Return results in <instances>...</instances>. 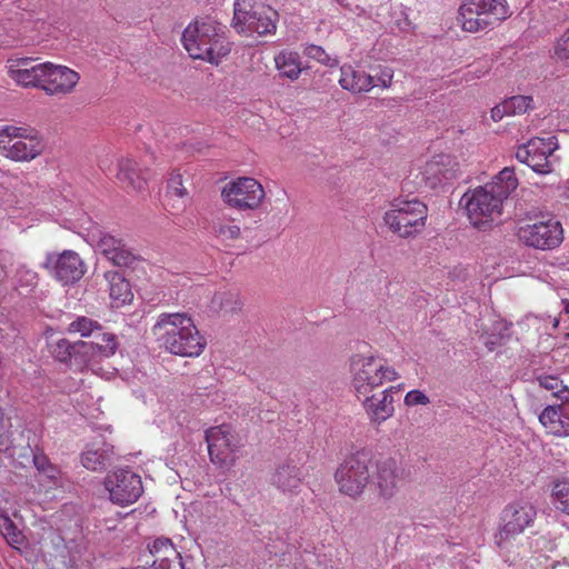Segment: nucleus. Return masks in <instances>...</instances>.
Listing matches in <instances>:
<instances>
[{"label": "nucleus", "mask_w": 569, "mask_h": 569, "mask_svg": "<svg viewBox=\"0 0 569 569\" xmlns=\"http://www.w3.org/2000/svg\"><path fill=\"white\" fill-rule=\"evenodd\" d=\"M517 186L513 169L506 167L490 182L466 192L460 203L465 206L470 222L480 227L501 213L502 202Z\"/></svg>", "instance_id": "1"}, {"label": "nucleus", "mask_w": 569, "mask_h": 569, "mask_svg": "<svg viewBox=\"0 0 569 569\" xmlns=\"http://www.w3.org/2000/svg\"><path fill=\"white\" fill-rule=\"evenodd\" d=\"M152 333L159 347L174 356L196 358L207 346L206 339L187 313H160Z\"/></svg>", "instance_id": "2"}, {"label": "nucleus", "mask_w": 569, "mask_h": 569, "mask_svg": "<svg viewBox=\"0 0 569 569\" xmlns=\"http://www.w3.org/2000/svg\"><path fill=\"white\" fill-rule=\"evenodd\" d=\"M181 40L192 59L212 64H218L231 51L227 27L209 17L189 23Z\"/></svg>", "instance_id": "3"}, {"label": "nucleus", "mask_w": 569, "mask_h": 569, "mask_svg": "<svg viewBox=\"0 0 569 569\" xmlns=\"http://www.w3.org/2000/svg\"><path fill=\"white\" fill-rule=\"evenodd\" d=\"M511 16L507 0H461L457 21L466 32L493 29Z\"/></svg>", "instance_id": "4"}, {"label": "nucleus", "mask_w": 569, "mask_h": 569, "mask_svg": "<svg viewBox=\"0 0 569 569\" xmlns=\"http://www.w3.org/2000/svg\"><path fill=\"white\" fill-rule=\"evenodd\" d=\"M349 372L351 386L358 397L370 395L385 382L396 381L400 376L396 369L375 356L353 355Z\"/></svg>", "instance_id": "5"}, {"label": "nucleus", "mask_w": 569, "mask_h": 569, "mask_svg": "<svg viewBox=\"0 0 569 569\" xmlns=\"http://www.w3.org/2000/svg\"><path fill=\"white\" fill-rule=\"evenodd\" d=\"M372 469L373 459L369 451L353 452L336 470L335 480L339 491L351 498L360 497L370 483Z\"/></svg>", "instance_id": "6"}, {"label": "nucleus", "mask_w": 569, "mask_h": 569, "mask_svg": "<svg viewBox=\"0 0 569 569\" xmlns=\"http://www.w3.org/2000/svg\"><path fill=\"white\" fill-rule=\"evenodd\" d=\"M428 216L427 206L417 198L395 199L385 212L383 221L401 238H409L422 230Z\"/></svg>", "instance_id": "7"}, {"label": "nucleus", "mask_w": 569, "mask_h": 569, "mask_svg": "<svg viewBox=\"0 0 569 569\" xmlns=\"http://www.w3.org/2000/svg\"><path fill=\"white\" fill-rule=\"evenodd\" d=\"M517 236L527 247L550 251L561 246L565 231L559 219L547 214L520 226Z\"/></svg>", "instance_id": "8"}, {"label": "nucleus", "mask_w": 569, "mask_h": 569, "mask_svg": "<svg viewBox=\"0 0 569 569\" xmlns=\"http://www.w3.org/2000/svg\"><path fill=\"white\" fill-rule=\"evenodd\" d=\"M1 153L14 161H30L43 150L39 136L29 129L3 126L0 127Z\"/></svg>", "instance_id": "9"}, {"label": "nucleus", "mask_w": 569, "mask_h": 569, "mask_svg": "<svg viewBox=\"0 0 569 569\" xmlns=\"http://www.w3.org/2000/svg\"><path fill=\"white\" fill-rule=\"evenodd\" d=\"M277 13L263 4L252 6L247 0H236L233 27L239 33L271 34L276 31Z\"/></svg>", "instance_id": "10"}, {"label": "nucleus", "mask_w": 569, "mask_h": 569, "mask_svg": "<svg viewBox=\"0 0 569 569\" xmlns=\"http://www.w3.org/2000/svg\"><path fill=\"white\" fill-rule=\"evenodd\" d=\"M536 517L537 509L527 499H519L508 503L501 512L500 528L496 535L497 543L501 546L506 540L521 535L533 525Z\"/></svg>", "instance_id": "11"}, {"label": "nucleus", "mask_w": 569, "mask_h": 569, "mask_svg": "<svg viewBox=\"0 0 569 569\" xmlns=\"http://www.w3.org/2000/svg\"><path fill=\"white\" fill-rule=\"evenodd\" d=\"M223 201L239 211L258 209L266 192L261 183L250 177H241L229 181L221 191Z\"/></svg>", "instance_id": "12"}, {"label": "nucleus", "mask_w": 569, "mask_h": 569, "mask_svg": "<svg viewBox=\"0 0 569 569\" xmlns=\"http://www.w3.org/2000/svg\"><path fill=\"white\" fill-rule=\"evenodd\" d=\"M208 452L212 463L220 468H230L236 462L239 441L229 425L211 427L206 431Z\"/></svg>", "instance_id": "13"}, {"label": "nucleus", "mask_w": 569, "mask_h": 569, "mask_svg": "<svg viewBox=\"0 0 569 569\" xmlns=\"http://www.w3.org/2000/svg\"><path fill=\"white\" fill-rule=\"evenodd\" d=\"M558 147L556 136H550L548 138L535 137L527 143L518 147L516 158L518 161L530 167L535 172L546 174L552 170L549 157L552 156Z\"/></svg>", "instance_id": "14"}, {"label": "nucleus", "mask_w": 569, "mask_h": 569, "mask_svg": "<svg viewBox=\"0 0 569 569\" xmlns=\"http://www.w3.org/2000/svg\"><path fill=\"white\" fill-rule=\"evenodd\" d=\"M104 487L110 500L120 506L136 502L143 492L141 477L127 469L109 473L104 479Z\"/></svg>", "instance_id": "15"}, {"label": "nucleus", "mask_w": 569, "mask_h": 569, "mask_svg": "<svg viewBox=\"0 0 569 569\" xmlns=\"http://www.w3.org/2000/svg\"><path fill=\"white\" fill-rule=\"evenodd\" d=\"M402 469L392 458L373 461L370 482L380 499L391 500L398 492L402 482Z\"/></svg>", "instance_id": "16"}, {"label": "nucleus", "mask_w": 569, "mask_h": 569, "mask_svg": "<svg viewBox=\"0 0 569 569\" xmlns=\"http://www.w3.org/2000/svg\"><path fill=\"white\" fill-rule=\"evenodd\" d=\"M43 267L63 284L77 282L86 272L83 261L77 252L71 250L60 254H48Z\"/></svg>", "instance_id": "17"}, {"label": "nucleus", "mask_w": 569, "mask_h": 569, "mask_svg": "<svg viewBox=\"0 0 569 569\" xmlns=\"http://www.w3.org/2000/svg\"><path fill=\"white\" fill-rule=\"evenodd\" d=\"M100 341L76 342V361L84 367H93L101 360L112 357L118 348L116 336L101 333Z\"/></svg>", "instance_id": "18"}, {"label": "nucleus", "mask_w": 569, "mask_h": 569, "mask_svg": "<svg viewBox=\"0 0 569 569\" xmlns=\"http://www.w3.org/2000/svg\"><path fill=\"white\" fill-rule=\"evenodd\" d=\"M80 80L77 71L60 64L47 62L43 91L50 96L71 93Z\"/></svg>", "instance_id": "19"}, {"label": "nucleus", "mask_w": 569, "mask_h": 569, "mask_svg": "<svg viewBox=\"0 0 569 569\" xmlns=\"http://www.w3.org/2000/svg\"><path fill=\"white\" fill-rule=\"evenodd\" d=\"M422 174L426 182L436 188L459 177V163L451 156L439 154L426 163Z\"/></svg>", "instance_id": "20"}, {"label": "nucleus", "mask_w": 569, "mask_h": 569, "mask_svg": "<svg viewBox=\"0 0 569 569\" xmlns=\"http://www.w3.org/2000/svg\"><path fill=\"white\" fill-rule=\"evenodd\" d=\"M396 387H389L378 393L363 396L362 407L372 423L380 425L395 413L393 397Z\"/></svg>", "instance_id": "21"}, {"label": "nucleus", "mask_w": 569, "mask_h": 569, "mask_svg": "<svg viewBox=\"0 0 569 569\" xmlns=\"http://www.w3.org/2000/svg\"><path fill=\"white\" fill-rule=\"evenodd\" d=\"M31 58H19L12 60L9 66V76L18 84L23 87H36L43 90L47 62L31 64Z\"/></svg>", "instance_id": "22"}, {"label": "nucleus", "mask_w": 569, "mask_h": 569, "mask_svg": "<svg viewBox=\"0 0 569 569\" xmlns=\"http://www.w3.org/2000/svg\"><path fill=\"white\" fill-rule=\"evenodd\" d=\"M302 479V471L297 465L293 462H281L272 471L270 483L283 495H296Z\"/></svg>", "instance_id": "23"}, {"label": "nucleus", "mask_w": 569, "mask_h": 569, "mask_svg": "<svg viewBox=\"0 0 569 569\" xmlns=\"http://www.w3.org/2000/svg\"><path fill=\"white\" fill-rule=\"evenodd\" d=\"M339 84L351 93H367L376 87L373 76L351 64H343L340 69Z\"/></svg>", "instance_id": "24"}, {"label": "nucleus", "mask_w": 569, "mask_h": 569, "mask_svg": "<svg viewBox=\"0 0 569 569\" xmlns=\"http://www.w3.org/2000/svg\"><path fill=\"white\" fill-rule=\"evenodd\" d=\"M149 552L153 560L150 567H160L171 565V569L178 568V559L181 558L180 552L176 549L169 538H157L148 546Z\"/></svg>", "instance_id": "25"}, {"label": "nucleus", "mask_w": 569, "mask_h": 569, "mask_svg": "<svg viewBox=\"0 0 569 569\" xmlns=\"http://www.w3.org/2000/svg\"><path fill=\"white\" fill-rule=\"evenodd\" d=\"M148 177V172L143 171L136 160L127 158L119 162L118 179L128 188L142 191L147 186Z\"/></svg>", "instance_id": "26"}, {"label": "nucleus", "mask_w": 569, "mask_h": 569, "mask_svg": "<svg viewBox=\"0 0 569 569\" xmlns=\"http://www.w3.org/2000/svg\"><path fill=\"white\" fill-rule=\"evenodd\" d=\"M273 61L280 78L296 81L303 71L300 56L296 51L281 50L274 56Z\"/></svg>", "instance_id": "27"}, {"label": "nucleus", "mask_w": 569, "mask_h": 569, "mask_svg": "<svg viewBox=\"0 0 569 569\" xmlns=\"http://www.w3.org/2000/svg\"><path fill=\"white\" fill-rule=\"evenodd\" d=\"M112 455V447L108 443L92 446L82 452L81 463L88 470L102 471L110 465Z\"/></svg>", "instance_id": "28"}, {"label": "nucleus", "mask_w": 569, "mask_h": 569, "mask_svg": "<svg viewBox=\"0 0 569 569\" xmlns=\"http://www.w3.org/2000/svg\"><path fill=\"white\" fill-rule=\"evenodd\" d=\"M559 415V403L549 405L539 415V421L548 432L558 437H568L569 421L561 422Z\"/></svg>", "instance_id": "29"}, {"label": "nucleus", "mask_w": 569, "mask_h": 569, "mask_svg": "<svg viewBox=\"0 0 569 569\" xmlns=\"http://www.w3.org/2000/svg\"><path fill=\"white\" fill-rule=\"evenodd\" d=\"M242 307V301L237 291H219L217 292L210 303V308L219 313L232 315L238 312Z\"/></svg>", "instance_id": "30"}, {"label": "nucleus", "mask_w": 569, "mask_h": 569, "mask_svg": "<svg viewBox=\"0 0 569 569\" xmlns=\"http://www.w3.org/2000/svg\"><path fill=\"white\" fill-rule=\"evenodd\" d=\"M212 232L221 241H233L240 239L241 227L234 218L223 214L212 221Z\"/></svg>", "instance_id": "31"}, {"label": "nucleus", "mask_w": 569, "mask_h": 569, "mask_svg": "<svg viewBox=\"0 0 569 569\" xmlns=\"http://www.w3.org/2000/svg\"><path fill=\"white\" fill-rule=\"evenodd\" d=\"M110 298L120 303L131 301L132 292L129 281L119 272H108Z\"/></svg>", "instance_id": "32"}, {"label": "nucleus", "mask_w": 569, "mask_h": 569, "mask_svg": "<svg viewBox=\"0 0 569 569\" xmlns=\"http://www.w3.org/2000/svg\"><path fill=\"white\" fill-rule=\"evenodd\" d=\"M67 331L69 333H80L81 337H90L97 333V338H101V325L87 317H78L68 325Z\"/></svg>", "instance_id": "33"}, {"label": "nucleus", "mask_w": 569, "mask_h": 569, "mask_svg": "<svg viewBox=\"0 0 569 569\" xmlns=\"http://www.w3.org/2000/svg\"><path fill=\"white\" fill-rule=\"evenodd\" d=\"M0 531L11 546L18 547L23 543L22 532L8 516L0 517Z\"/></svg>", "instance_id": "34"}, {"label": "nucleus", "mask_w": 569, "mask_h": 569, "mask_svg": "<svg viewBox=\"0 0 569 569\" xmlns=\"http://www.w3.org/2000/svg\"><path fill=\"white\" fill-rule=\"evenodd\" d=\"M556 508L569 515V481L562 480L555 483L552 489Z\"/></svg>", "instance_id": "35"}, {"label": "nucleus", "mask_w": 569, "mask_h": 569, "mask_svg": "<svg viewBox=\"0 0 569 569\" xmlns=\"http://www.w3.org/2000/svg\"><path fill=\"white\" fill-rule=\"evenodd\" d=\"M51 353L60 362H66L71 358L76 360V343H71L67 339H59L51 345Z\"/></svg>", "instance_id": "36"}, {"label": "nucleus", "mask_w": 569, "mask_h": 569, "mask_svg": "<svg viewBox=\"0 0 569 569\" xmlns=\"http://www.w3.org/2000/svg\"><path fill=\"white\" fill-rule=\"evenodd\" d=\"M121 239H118L109 233L100 232L96 248L109 260L113 252H116V250L121 246Z\"/></svg>", "instance_id": "37"}, {"label": "nucleus", "mask_w": 569, "mask_h": 569, "mask_svg": "<svg viewBox=\"0 0 569 569\" xmlns=\"http://www.w3.org/2000/svg\"><path fill=\"white\" fill-rule=\"evenodd\" d=\"M510 116L522 114L532 108L533 99L530 96H513L505 100Z\"/></svg>", "instance_id": "38"}, {"label": "nucleus", "mask_w": 569, "mask_h": 569, "mask_svg": "<svg viewBox=\"0 0 569 569\" xmlns=\"http://www.w3.org/2000/svg\"><path fill=\"white\" fill-rule=\"evenodd\" d=\"M537 381L541 388L551 391L552 396L558 400L562 396V390H569L557 376L540 375L537 377Z\"/></svg>", "instance_id": "39"}, {"label": "nucleus", "mask_w": 569, "mask_h": 569, "mask_svg": "<svg viewBox=\"0 0 569 569\" xmlns=\"http://www.w3.org/2000/svg\"><path fill=\"white\" fill-rule=\"evenodd\" d=\"M303 53L306 57L313 59L321 64L332 67L338 63V61L333 58H331L322 47L316 46V44H309L303 50Z\"/></svg>", "instance_id": "40"}, {"label": "nucleus", "mask_w": 569, "mask_h": 569, "mask_svg": "<svg viewBox=\"0 0 569 569\" xmlns=\"http://www.w3.org/2000/svg\"><path fill=\"white\" fill-rule=\"evenodd\" d=\"M114 266L118 267H131L136 260V254L126 247L122 242L121 246L113 252L109 259Z\"/></svg>", "instance_id": "41"}, {"label": "nucleus", "mask_w": 569, "mask_h": 569, "mask_svg": "<svg viewBox=\"0 0 569 569\" xmlns=\"http://www.w3.org/2000/svg\"><path fill=\"white\" fill-rule=\"evenodd\" d=\"M168 193L179 199L188 197V190L183 187L182 176L179 172H172L168 179Z\"/></svg>", "instance_id": "42"}, {"label": "nucleus", "mask_w": 569, "mask_h": 569, "mask_svg": "<svg viewBox=\"0 0 569 569\" xmlns=\"http://www.w3.org/2000/svg\"><path fill=\"white\" fill-rule=\"evenodd\" d=\"M403 403L407 407L427 406L430 403V398L420 389H413L406 393Z\"/></svg>", "instance_id": "43"}, {"label": "nucleus", "mask_w": 569, "mask_h": 569, "mask_svg": "<svg viewBox=\"0 0 569 569\" xmlns=\"http://www.w3.org/2000/svg\"><path fill=\"white\" fill-rule=\"evenodd\" d=\"M555 56L558 60L562 61L566 66L569 64V29L558 40L555 47Z\"/></svg>", "instance_id": "44"}, {"label": "nucleus", "mask_w": 569, "mask_h": 569, "mask_svg": "<svg viewBox=\"0 0 569 569\" xmlns=\"http://www.w3.org/2000/svg\"><path fill=\"white\" fill-rule=\"evenodd\" d=\"M373 78L376 87L379 86L383 89H389L392 84L393 69L390 67H382Z\"/></svg>", "instance_id": "45"}, {"label": "nucleus", "mask_w": 569, "mask_h": 569, "mask_svg": "<svg viewBox=\"0 0 569 569\" xmlns=\"http://www.w3.org/2000/svg\"><path fill=\"white\" fill-rule=\"evenodd\" d=\"M559 420L569 421V390H562L559 403Z\"/></svg>", "instance_id": "46"}, {"label": "nucleus", "mask_w": 569, "mask_h": 569, "mask_svg": "<svg viewBox=\"0 0 569 569\" xmlns=\"http://www.w3.org/2000/svg\"><path fill=\"white\" fill-rule=\"evenodd\" d=\"M506 116L510 114L507 110L505 101H502L500 104H497L491 109V119L496 122L502 120Z\"/></svg>", "instance_id": "47"}, {"label": "nucleus", "mask_w": 569, "mask_h": 569, "mask_svg": "<svg viewBox=\"0 0 569 569\" xmlns=\"http://www.w3.org/2000/svg\"><path fill=\"white\" fill-rule=\"evenodd\" d=\"M561 198L569 204V180H567L561 187Z\"/></svg>", "instance_id": "48"}, {"label": "nucleus", "mask_w": 569, "mask_h": 569, "mask_svg": "<svg viewBox=\"0 0 569 569\" xmlns=\"http://www.w3.org/2000/svg\"><path fill=\"white\" fill-rule=\"evenodd\" d=\"M34 463L39 470L46 471L47 459L44 457H34Z\"/></svg>", "instance_id": "49"}, {"label": "nucleus", "mask_w": 569, "mask_h": 569, "mask_svg": "<svg viewBox=\"0 0 569 569\" xmlns=\"http://www.w3.org/2000/svg\"><path fill=\"white\" fill-rule=\"evenodd\" d=\"M178 568L179 569H184V566H183V562H182V558L178 559ZM149 569H171V566H160V567H150Z\"/></svg>", "instance_id": "50"}, {"label": "nucleus", "mask_w": 569, "mask_h": 569, "mask_svg": "<svg viewBox=\"0 0 569 569\" xmlns=\"http://www.w3.org/2000/svg\"><path fill=\"white\" fill-rule=\"evenodd\" d=\"M550 569H569V567L563 566V565H556V566H552Z\"/></svg>", "instance_id": "51"}, {"label": "nucleus", "mask_w": 569, "mask_h": 569, "mask_svg": "<svg viewBox=\"0 0 569 569\" xmlns=\"http://www.w3.org/2000/svg\"><path fill=\"white\" fill-rule=\"evenodd\" d=\"M565 303V312L569 313V300L563 301Z\"/></svg>", "instance_id": "52"}]
</instances>
